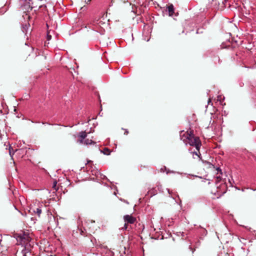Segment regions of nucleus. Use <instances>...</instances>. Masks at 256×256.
I'll use <instances>...</instances> for the list:
<instances>
[{"instance_id": "f257e3e1", "label": "nucleus", "mask_w": 256, "mask_h": 256, "mask_svg": "<svg viewBox=\"0 0 256 256\" xmlns=\"http://www.w3.org/2000/svg\"><path fill=\"white\" fill-rule=\"evenodd\" d=\"M180 140H182L186 144H190L191 146L196 148L198 151L200 150L202 146L201 141L198 136H195L192 130H190L184 132L182 130L180 132Z\"/></svg>"}, {"instance_id": "f03ea898", "label": "nucleus", "mask_w": 256, "mask_h": 256, "mask_svg": "<svg viewBox=\"0 0 256 256\" xmlns=\"http://www.w3.org/2000/svg\"><path fill=\"white\" fill-rule=\"evenodd\" d=\"M20 239L21 240L20 244L22 246L24 245V247L20 252L22 256H26L27 254H30L32 248L30 243V237L26 234H24L20 237Z\"/></svg>"}, {"instance_id": "7ed1b4c3", "label": "nucleus", "mask_w": 256, "mask_h": 256, "mask_svg": "<svg viewBox=\"0 0 256 256\" xmlns=\"http://www.w3.org/2000/svg\"><path fill=\"white\" fill-rule=\"evenodd\" d=\"M124 220L125 222L130 224H133L136 222V218L131 215L126 214L124 216Z\"/></svg>"}, {"instance_id": "20e7f679", "label": "nucleus", "mask_w": 256, "mask_h": 256, "mask_svg": "<svg viewBox=\"0 0 256 256\" xmlns=\"http://www.w3.org/2000/svg\"><path fill=\"white\" fill-rule=\"evenodd\" d=\"M87 134L85 131H82L79 133L78 136L80 140H78L80 143L82 144L84 138L86 137Z\"/></svg>"}, {"instance_id": "39448f33", "label": "nucleus", "mask_w": 256, "mask_h": 256, "mask_svg": "<svg viewBox=\"0 0 256 256\" xmlns=\"http://www.w3.org/2000/svg\"><path fill=\"white\" fill-rule=\"evenodd\" d=\"M166 9L168 12L169 16H173V14H174V6L173 4H169L168 5L167 7H166Z\"/></svg>"}, {"instance_id": "423d86ee", "label": "nucleus", "mask_w": 256, "mask_h": 256, "mask_svg": "<svg viewBox=\"0 0 256 256\" xmlns=\"http://www.w3.org/2000/svg\"><path fill=\"white\" fill-rule=\"evenodd\" d=\"M31 210H32L34 213L36 214L39 217L40 216V215L42 213V209L40 206H38L36 208H31Z\"/></svg>"}, {"instance_id": "0eeeda50", "label": "nucleus", "mask_w": 256, "mask_h": 256, "mask_svg": "<svg viewBox=\"0 0 256 256\" xmlns=\"http://www.w3.org/2000/svg\"><path fill=\"white\" fill-rule=\"evenodd\" d=\"M30 25L29 24H24L22 25V30L23 32H24L25 34H26V33L28 32V30L29 28Z\"/></svg>"}, {"instance_id": "6e6552de", "label": "nucleus", "mask_w": 256, "mask_h": 256, "mask_svg": "<svg viewBox=\"0 0 256 256\" xmlns=\"http://www.w3.org/2000/svg\"><path fill=\"white\" fill-rule=\"evenodd\" d=\"M156 193H157L156 190L154 188H152V189H151L148 192V194H150V197L156 195Z\"/></svg>"}, {"instance_id": "1a4fd4ad", "label": "nucleus", "mask_w": 256, "mask_h": 256, "mask_svg": "<svg viewBox=\"0 0 256 256\" xmlns=\"http://www.w3.org/2000/svg\"><path fill=\"white\" fill-rule=\"evenodd\" d=\"M83 143L84 144L88 145V144H94L95 142L92 141V140L86 139V140H84Z\"/></svg>"}, {"instance_id": "9d476101", "label": "nucleus", "mask_w": 256, "mask_h": 256, "mask_svg": "<svg viewBox=\"0 0 256 256\" xmlns=\"http://www.w3.org/2000/svg\"><path fill=\"white\" fill-rule=\"evenodd\" d=\"M102 152L104 154H106V155H110V150L108 148H104Z\"/></svg>"}, {"instance_id": "9b49d317", "label": "nucleus", "mask_w": 256, "mask_h": 256, "mask_svg": "<svg viewBox=\"0 0 256 256\" xmlns=\"http://www.w3.org/2000/svg\"><path fill=\"white\" fill-rule=\"evenodd\" d=\"M16 150H14L10 146L9 148V154L11 157L14 154L15 151Z\"/></svg>"}, {"instance_id": "f8f14e48", "label": "nucleus", "mask_w": 256, "mask_h": 256, "mask_svg": "<svg viewBox=\"0 0 256 256\" xmlns=\"http://www.w3.org/2000/svg\"><path fill=\"white\" fill-rule=\"evenodd\" d=\"M128 228V223L125 222L124 226L122 228V230H126Z\"/></svg>"}, {"instance_id": "ddd939ff", "label": "nucleus", "mask_w": 256, "mask_h": 256, "mask_svg": "<svg viewBox=\"0 0 256 256\" xmlns=\"http://www.w3.org/2000/svg\"><path fill=\"white\" fill-rule=\"evenodd\" d=\"M216 170L218 171V174L220 173V174H222V170L220 168H217Z\"/></svg>"}, {"instance_id": "4468645a", "label": "nucleus", "mask_w": 256, "mask_h": 256, "mask_svg": "<svg viewBox=\"0 0 256 256\" xmlns=\"http://www.w3.org/2000/svg\"><path fill=\"white\" fill-rule=\"evenodd\" d=\"M164 170H166V166H164V168H161L160 171L162 172H164Z\"/></svg>"}, {"instance_id": "2eb2a0df", "label": "nucleus", "mask_w": 256, "mask_h": 256, "mask_svg": "<svg viewBox=\"0 0 256 256\" xmlns=\"http://www.w3.org/2000/svg\"><path fill=\"white\" fill-rule=\"evenodd\" d=\"M51 38H52V36H51L48 35V36H47V40H50L51 39Z\"/></svg>"}, {"instance_id": "dca6fc26", "label": "nucleus", "mask_w": 256, "mask_h": 256, "mask_svg": "<svg viewBox=\"0 0 256 256\" xmlns=\"http://www.w3.org/2000/svg\"><path fill=\"white\" fill-rule=\"evenodd\" d=\"M228 182L230 183V186H232V182L230 181V180H228Z\"/></svg>"}, {"instance_id": "f3484780", "label": "nucleus", "mask_w": 256, "mask_h": 256, "mask_svg": "<svg viewBox=\"0 0 256 256\" xmlns=\"http://www.w3.org/2000/svg\"><path fill=\"white\" fill-rule=\"evenodd\" d=\"M193 154H195V155H196L198 156H200L198 154V152H193Z\"/></svg>"}, {"instance_id": "a211bd4d", "label": "nucleus", "mask_w": 256, "mask_h": 256, "mask_svg": "<svg viewBox=\"0 0 256 256\" xmlns=\"http://www.w3.org/2000/svg\"><path fill=\"white\" fill-rule=\"evenodd\" d=\"M128 130H126L125 132H124V134H128Z\"/></svg>"}, {"instance_id": "6ab92c4d", "label": "nucleus", "mask_w": 256, "mask_h": 256, "mask_svg": "<svg viewBox=\"0 0 256 256\" xmlns=\"http://www.w3.org/2000/svg\"><path fill=\"white\" fill-rule=\"evenodd\" d=\"M80 234L82 235H84V231H82V230H80Z\"/></svg>"}, {"instance_id": "aec40b11", "label": "nucleus", "mask_w": 256, "mask_h": 256, "mask_svg": "<svg viewBox=\"0 0 256 256\" xmlns=\"http://www.w3.org/2000/svg\"><path fill=\"white\" fill-rule=\"evenodd\" d=\"M211 102V100L210 98H209L208 100V104H210V103Z\"/></svg>"}, {"instance_id": "412c9836", "label": "nucleus", "mask_w": 256, "mask_h": 256, "mask_svg": "<svg viewBox=\"0 0 256 256\" xmlns=\"http://www.w3.org/2000/svg\"><path fill=\"white\" fill-rule=\"evenodd\" d=\"M166 174H168L169 172H170V170H166Z\"/></svg>"}, {"instance_id": "4be33fe9", "label": "nucleus", "mask_w": 256, "mask_h": 256, "mask_svg": "<svg viewBox=\"0 0 256 256\" xmlns=\"http://www.w3.org/2000/svg\"><path fill=\"white\" fill-rule=\"evenodd\" d=\"M26 16H27V14H26ZM30 16H28V18H30Z\"/></svg>"}, {"instance_id": "5701e85b", "label": "nucleus", "mask_w": 256, "mask_h": 256, "mask_svg": "<svg viewBox=\"0 0 256 256\" xmlns=\"http://www.w3.org/2000/svg\"><path fill=\"white\" fill-rule=\"evenodd\" d=\"M168 193H169L170 194V190H168Z\"/></svg>"}, {"instance_id": "b1692460", "label": "nucleus", "mask_w": 256, "mask_h": 256, "mask_svg": "<svg viewBox=\"0 0 256 256\" xmlns=\"http://www.w3.org/2000/svg\"><path fill=\"white\" fill-rule=\"evenodd\" d=\"M2 114V111L0 110V114Z\"/></svg>"}]
</instances>
